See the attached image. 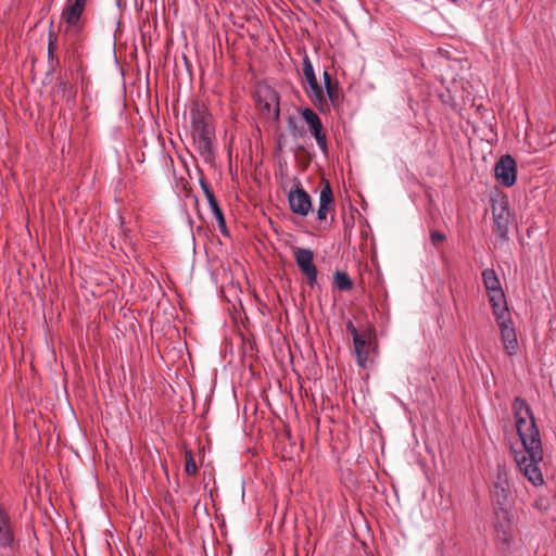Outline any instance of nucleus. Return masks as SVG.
Listing matches in <instances>:
<instances>
[{"label":"nucleus","instance_id":"nucleus-1","mask_svg":"<svg viewBox=\"0 0 556 556\" xmlns=\"http://www.w3.org/2000/svg\"><path fill=\"white\" fill-rule=\"evenodd\" d=\"M513 412L517 433L521 441V448L513 450L515 463L532 485L541 486L544 484L541 469L543 447L533 413L528 403L520 397L514 400Z\"/></svg>","mask_w":556,"mask_h":556},{"label":"nucleus","instance_id":"nucleus-2","mask_svg":"<svg viewBox=\"0 0 556 556\" xmlns=\"http://www.w3.org/2000/svg\"><path fill=\"white\" fill-rule=\"evenodd\" d=\"M192 137L198 152L206 163L214 161L213 128L211 115L203 105L195 103L191 111Z\"/></svg>","mask_w":556,"mask_h":556},{"label":"nucleus","instance_id":"nucleus-3","mask_svg":"<svg viewBox=\"0 0 556 556\" xmlns=\"http://www.w3.org/2000/svg\"><path fill=\"white\" fill-rule=\"evenodd\" d=\"M255 102L258 113L267 121L277 122L280 115L278 92L262 84L256 87Z\"/></svg>","mask_w":556,"mask_h":556},{"label":"nucleus","instance_id":"nucleus-4","mask_svg":"<svg viewBox=\"0 0 556 556\" xmlns=\"http://www.w3.org/2000/svg\"><path fill=\"white\" fill-rule=\"evenodd\" d=\"M483 286L486 290L489 302L492 306L493 315L503 314L504 308H507L506 299L502 289L500 279L492 268H486L482 271Z\"/></svg>","mask_w":556,"mask_h":556},{"label":"nucleus","instance_id":"nucleus-5","mask_svg":"<svg viewBox=\"0 0 556 556\" xmlns=\"http://www.w3.org/2000/svg\"><path fill=\"white\" fill-rule=\"evenodd\" d=\"M304 89L312 103L320 111L327 110V97L318 84L313 65L307 56L303 60Z\"/></svg>","mask_w":556,"mask_h":556},{"label":"nucleus","instance_id":"nucleus-6","mask_svg":"<svg viewBox=\"0 0 556 556\" xmlns=\"http://www.w3.org/2000/svg\"><path fill=\"white\" fill-rule=\"evenodd\" d=\"M304 89L312 103L320 111L327 110V97L318 84L313 65L307 56L303 60Z\"/></svg>","mask_w":556,"mask_h":556},{"label":"nucleus","instance_id":"nucleus-7","mask_svg":"<svg viewBox=\"0 0 556 556\" xmlns=\"http://www.w3.org/2000/svg\"><path fill=\"white\" fill-rule=\"evenodd\" d=\"M304 89L312 103L320 111L327 110V97L318 84L313 65L307 56L303 60Z\"/></svg>","mask_w":556,"mask_h":556},{"label":"nucleus","instance_id":"nucleus-8","mask_svg":"<svg viewBox=\"0 0 556 556\" xmlns=\"http://www.w3.org/2000/svg\"><path fill=\"white\" fill-rule=\"evenodd\" d=\"M496 323L500 327L501 340L505 351L510 355H516L518 352V341L515 327L509 317L508 308H504L503 314L494 315Z\"/></svg>","mask_w":556,"mask_h":556},{"label":"nucleus","instance_id":"nucleus-9","mask_svg":"<svg viewBox=\"0 0 556 556\" xmlns=\"http://www.w3.org/2000/svg\"><path fill=\"white\" fill-rule=\"evenodd\" d=\"M295 263L302 274L306 277L307 283L314 287L317 282V268L313 262L314 252L306 248H293Z\"/></svg>","mask_w":556,"mask_h":556},{"label":"nucleus","instance_id":"nucleus-10","mask_svg":"<svg viewBox=\"0 0 556 556\" xmlns=\"http://www.w3.org/2000/svg\"><path fill=\"white\" fill-rule=\"evenodd\" d=\"M496 180L505 186L511 187L516 182L517 169L516 162L509 154L503 155L494 168Z\"/></svg>","mask_w":556,"mask_h":556},{"label":"nucleus","instance_id":"nucleus-11","mask_svg":"<svg viewBox=\"0 0 556 556\" xmlns=\"http://www.w3.org/2000/svg\"><path fill=\"white\" fill-rule=\"evenodd\" d=\"M493 231L501 238L506 239L510 222V212L507 202L501 201L493 206Z\"/></svg>","mask_w":556,"mask_h":556},{"label":"nucleus","instance_id":"nucleus-12","mask_svg":"<svg viewBox=\"0 0 556 556\" xmlns=\"http://www.w3.org/2000/svg\"><path fill=\"white\" fill-rule=\"evenodd\" d=\"M288 202L290 210L300 216H306L312 211L309 194L302 188L289 192Z\"/></svg>","mask_w":556,"mask_h":556},{"label":"nucleus","instance_id":"nucleus-13","mask_svg":"<svg viewBox=\"0 0 556 556\" xmlns=\"http://www.w3.org/2000/svg\"><path fill=\"white\" fill-rule=\"evenodd\" d=\"M86 3L87 0H68L62 12V21H64L68 27L78 29L80 16L85 10Z\"/></svg>","mask_w":556,"mask_h":556},{"label":"nucleus","instance_id":"nucleus-14","mask_svg":"<svg viewBox=\"0 0 556 556\" xmlns=\"http://www.w3.org/2000/svg\"><path fill=\"white\" fill-rule=\"evenodd\" d=\"M324 92L327 97V110L329 106L338 108L341 104L342 97L337 81H333L328 71L323 74Z\"/></svg>","mask_w":556,"mask_h":556},{"label":"nucleus","instance_id":"nucleus-15","mask_svg":"<svg viewBox=\"0 0 556 556\" xmlns=\"http://www.w3.org/2000/svg\"><path fill=\"white\" fill-rule=\"evenodd\" d=\"M354 348L358 365L365 368L369 361L370 352L372 351L371 332H364L363 338H359L354 342Z\"/></svg>","mask_w":556,"mask_h":556},{"label":"nucleus","instance_id":"nucleus-16","mask_svg":"<svg viewBox=\"0 0 556 556\" xmlns=\"http://www.w3.org/2000/svg\"><path fill=\"white\" fill-rule=\"evenodd\" d=\"M510 496L511 492L507 479L498 475L492 490L493 500L501 508H505L510 502Z\"/></svg>","mask_w":556,"mask_h":556},{"label":"nucleus","instance_id":"nucleus-17","mask_svg":"<svg viewBox=\"0 0 556 556\" xmlns=\"http://www.w3.org/2000/svg\"><path fill=\"white\" fill-rule=\"evenodd\" d=\"M14 532L9 516L0 507V549L12 548Z\"/></svg>","mask_w":556,"mask_h":556},{"label":"nucleus","instance_id":"nucleus-18","mask_svg":"<svg viewBox=\"0 0 556 556\" xmlns=\"http://www.w3.org/2000/svg\"><path fill=\"white\" fill-rule=\"evenodd\" d=\"M200 184H201L203 192L206 197V200L208 202L210 208L218 222V226H219L220 230L225 231L226 223H225L224 214L217 203V200H216L214 193L212 192L208 185L204 180H200Z\"/></svg>","mask_w":556,"mask_h":556},{"label":"nucleus","instance_id":"nucleus-19","mask_svg":"<svg viewBox=\"0 0 556 556\" xmlns=\"http://www.w3.org/2000/svg\"><path fill=\"white\" fill-rule=\"evenodd\" d=\"M302 117L307 124L312 136L323 131V124L319 116L309 108L302 111Z\"/></svg>","mask_w":556,"mask_h":556},{"label":"nucleus","instance_id":"nucleus-20","mask_svg":"<svg viewBox=\"0 0 556 556\" xmlns=\"http://www.w3.org/2000/svg\"><path fill=\"white\" fill-rule=\"evenodd\" d=\"M333 285L339 291H349L353 287L349 275L340 270H337L333 275Z\"/></svg>","mask_w":556,"mask_h":556},{"label":"nucleus","instance_id":"nucleus-21","mask_svg":"<svg viewBox=\"0 0 556 556\" xmlns=\"http://www.w3.org/2000/svg\"><path fill=\"white\" fill-rule=\"evenodd\" d=\"M496 517H497L496 530H500V531L513 530L509 514L506 508H500V510L496 513Z\"/></svg>","mask_w":556,"mask_h":556},{"label":"nucleus","instance_id":"nucleus-22","mask_svg":"<svg viewBox=\"0 0 556 556\" xmlns=\"http://www.w3.org/2000/svg\"><path fill=\"white\" fill-rule=\"evenodd\" d=\"M496 540H497V544L501 546V548L503 551L509 549V547L514 541L513 530H509V531L496 530Z\"/></svg>","mask_w":556,"mask_h":556},{"label":"nucleus","instance_id":"nucleus-23","mask_svg":"<svg viewBox=\"0 0 556 556\" xmlns=\"http://www.w3.org/2000/svg\"><path fill=\"white\" fill-rule=\"evenodd\" d=\"M333 204V194L330 185L327 182L319 194V205L323 207L330 208Z\"/></svg>","mask_w":556,"mask_h":556},{"label":"nucleus","instance_id":"nucleus-24","mask_svg":"<svg viewBox=\"0 0 556 556\" xmlns=\"http://www.w3.org/2000/svg\"><path fill=\"white\" fill-rule=\"evenodd\" d=\"M56 50V36L54 33H49V43H48V58L50 63H59L58 56L54 54Z\"/></svg>","mask_w":556,"mask_h":556},{"label":"nucleus","instance_id":"nucleus-25","mask_svg":"<svg viewBox=\"0 0 556 556\" xmlns=\"http://www.w3.org/2000/svg\"><path fill=\"white\" fill-rule=\"evenodd\" d=\"M185 471L188 476H193L198 471V467L191 452L186 453Z\"/></svg>","mask_w":556,"mask_h":556},{"label":"nucleus","instance_id":"nucleus-26","mask_svg":"<svg viewBox=\"0 0 556 556\" xmlns=\"http://www.w3.org/2000/svg\"><path fill=\"white\" fill-rule=\"evenodd\" d=\"M313 137L316 139V142H317L319 149L321 150V152L324 153V155H327L328 154V146H327V138H326L325 132L320 131L318 134H315Z\"/></svg>","mask_w":556,"mask_h":556},{"label":"nucleus","instance_id":"nucleus-27","mask_svg":"<svg viewBox=\"0 0 556 556\" xmlns=\"http://www.w3.org/2000/svg\"><path fill=\"white\" fill-rule=\"evenodd\" d=\"M445 235L440 231L433 230L430 233V240L434 247L440 245L443 241H445Z\"/></svg>","mask_w":556,"mask_h":556},{"label":"nucleus","instance_id":"nucleus-28","mask_svg":"<svg viewBox=\"0 0 556 556\" xmlns=\"http://www.w3.org/2000/svg\"><path fill=\"white\" fill-rule=\"evenodd\" d=\"M346 329L351 333V336L353 337V342H355L359 338H363L364 332H365V331H362V332L358 331L357 328L351 321L348 323Z\"/></svg>","mask_w":556,"mask_h":556},{"label":"nucleus","instance_id":"nucleus-29","mask_svg":"<svg viewBox=\"0 0 556 556\" xmlns=\"http://www.w3.org/2000/svg\"><path fill=\"white\" fill-rule=\"evenodd\" d=\"M328 210L329 208H327V207L318 206L317 218L319 220L326 219Z\"/></svg>","mask_w":556,"mask_h":556},{"label":"nucleus","instance_id":"nucleus-30","mask_svg":"<svg viewBox=\"0 0 556 556\" xmlns=\"http://www.w3.org/2000/svg\"><path fill=\"white\" fill-rule=\"evenodd\" d=\"M453 2H456L457 0H452Z\"/></svg>","mask_w":556,"mask_h":556}]
</instances>
